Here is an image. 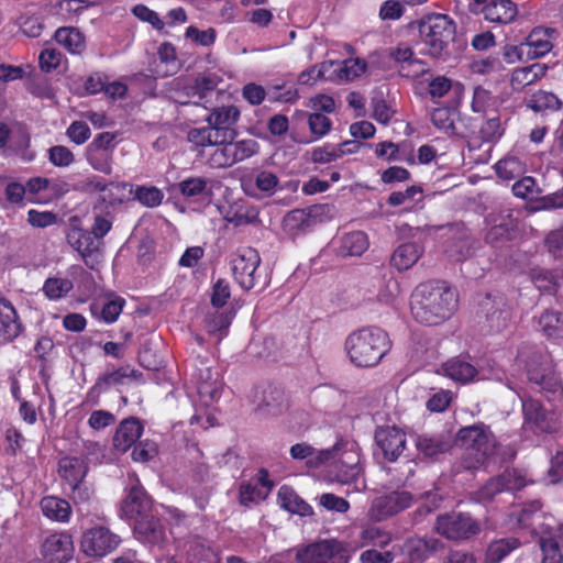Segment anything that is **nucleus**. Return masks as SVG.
I'll return each mask as SVG.
<instances>
[{"mask_svg": "<svg viewBox=\"0 0 563 563\" xmlns=\"http://www.w3.org/2000/svg\"><path fill=\"white\" fill-rule=\"evenodd\" d=\"M203 108L208 110L205 119L207 125L191 128L187 132V140L196 147H214L207 161L211 168L231 167L258 152L260 145L253 139L235 141V126L241 117L236 106L203 104Z\"/></svg>", "mask_w": 563, "mask_h": 563, "instance_id": "nucleus-1", "label": "nucleus"}, {"mask_svg": "<svg viewBox=\"0 0 563 563\" xmlns=\"http://www.w3.org/2000/svg\"><path fill=\"white\" fill-rule=\"evenodd\" d=\"M459 308V292L448 282L431 279L419 284L410 301L416 322L437 327L450 320Z\"/></svg>", "mask_w": 563, "mask_h": 563, "instance_id": "nucleus-2", "label": "nucleus"}, {"mask_svg": "<svg viewBox=\"0 0 563 563\" xmlns=\"http://www.w3.org/2000/svg\"><path fill=\"white\" fill-rule=\"evenodd\" d=\"M389 334L375 325L351 332L344 341V351L351 364L358 368L377 366L391 350Z\"/></svg>", "mask_w": 563, "mask_h": 563, "instance_id": "nucleus-3", "label": "nucleus"}, {"mask_svg": "<svg viewBox=\"0 0 563 563\" xmlns=\"http://www.w3.org/2000/svg\"><path fill=\"white\" fill-rule=\"evenodd\" d=\"M463 450L460 466L466 471H476L489 463L498 451V441L489 426L482 422L462 427L455 439Z\"/></svg>", "mask_w": 563, "mask_h": 563, "instance_id": "nucleus-4", "label": "nucleus"}, {"mask_svg": "<svg viewBox=\"0 0 563 563\" xmlns=\"http://www.w3.org/2000/svg\"><path fill=\"white\" fill-rule=\"evenodd\" d=\"M418 32L420 52L434 58L448 54L449 45L454 41L456 24L448 14L431 13L410 24Z\"/></svg>", "mask_w": 563, "mask_h": 563, "instance_id": "nucleus-5", "label": "nucleus"}, {"mask_svg": "<svg viewBox=\"0 0 563 563\" xmlns=\"http://www.w3.org/2000/svg\"><path fill=\"white\" fill-rule=\"evenodd\" d=\"M296 563H349L345 543L328 539L310 543L296 552Z\"/></svg>", "mask_w": 563, "mask_h": 563, "instance_id": "nucleus-6", "label": "nucleus"}, {"mask_svg": "<svg viewBox=\"0 0 563 563\" xmlns=\"http://www.w3.org/2000/svg\"><path fill=\"white\" fill-rule=\"evenodd\" d=\"M522 426L525 434L543 435L553 433L558 429V421L554 413L549 411L541 401L533 398L521 399Z\"/></svg>", "mask_w": 563, "mask_h": 563, "instance_id": "nucleus-7", "label": "nucleus"}, {"mask_svg": "<svg viewBox=\"0 0 563 563\" xmlns=\"http://www.w3.org/2000/svg\"><path fill=\"white\" fill-rule=\"evenodd\" d=\"M230 263L233 278L243 290H251L260 283L261 275L257 269L261 256L255 249H239Z\"/></svg>", "mask_w": 563, "mask_h": 563, "instance_id": "nucleus-8", "label": "nucleus"}, {"mask_svg": "<svg viewBox=\"0 0 563 563\" xmlns=\"http://www.w3.org/2000/svg\"><path fill=\"white\" fill-rule=\"evenodd\" d=\"M437 531L444 538L453 541L468 540L481 531V526L471 515L451 512L440 515L435 523Z\"/></svg>", "mask_w": 563, "mask_h": 563, "instance_id": "nucleus-9", "label": "nucleus"}, {"mask_svg": "<svg viewBox=\"0 0 563 563\" xmlns=\"http://www.w3.org/2000/svg\"><path fill=\"white\" fill-rule=\"evenodd\" d=\"M251 401L255 411L264 416L276 417L288 408V398L285 390L272 383L255 386L251 395Z\"/></svg>", "mask_w": 563, "mask_h": 563, "instance_id": "nucleus-10", "label": "nucleus"}, {"mask_svg": "<svg viewBox=\"0 0 563 563\" xmlns=\"http://www.w3.org/2000/svg\"><path fill=\"white\" fill-rule=\"evenodd\" d=\"M120 543V536L113 533L107 527L97 526L84 532L80 547L86 555L102 558L114 551Z\"/></svg>", "mask_w": 563, "mask_h": 563, "instance_id": "nucleus-11", "label": "nucleus"}, {"mask_svg": "<svg viewBox=\"0 0 563 563\" xmlns=\"http://www.w3.org/2000/svg\"><path fill=\"white\" fill-rule=\"evenodd\" d=\"M374 441L388 462H396L406 450V432L397 426H378L374 432Z\"/></svg>", "mask_w": 563, "mask_h": 563, "instance_id": "nucleus-12", "label": "nucleus"}, {"mask_svg": "<svg viewBox=\"0 0 563 563\" xmlns=\"http://www.w3.org/2000/svg\"><path fill=\"white\" fill-rule=\"evenodd\" d=\"M139 375L141 373L131 365L112 366L111 369L98 376L87 393V400H91L92 405H98L101 394L109 391L112 387L124 385L126 379H136Z\"/></svg>", "mask_w": 563, "mask_h": 563, "instance_id": "nucleus-13", "label": "nucleus"}, {"mask_svg": "<svg viewBox=\"0 0 563 563\" xmlns=\"http://www.w3.org/2000/svg\"><path fill=\"white\" fill-rule=\"evenodd\" d=\"M366 69V60L360 57L347 58L342 62L329 59L321 63L319 74L328 77L331 82L341 84L354 80L364 74Z\"/></svg>", "mask_w": 563, "mask_h": 563, "instance_id": "nucleus-14", "label": "nucleus"}, {"mask_svg": "<svg viewBox=\"0 0 563 563\" xmlns=\"http://www.w3.org/2000/svg\"><path fill=\"white\" fill-rule=\"evenodd\" d=\"M129 488L121 504L122 516L131 520L150 512L152 499L141 484L136 474L129 475Z\"/></svg>", "mask_w": 563, "mask_h": 563, "instance_id": "nucleus-15", "label": "nucleus"}, {"mask_svg": "<svg viewBox=\"0 0 563 563\" xmlns=\"http://www.w3.org/2000/svg\"><path fill=\"white\" fill-rule=\"evenodd\" d=\"M412 495L409 492H393L375 498L371 506V516L377 521L385 520L409 508Z\"/></svg>", "mask_w": 563, "mask_h": 563, "instance_id": "nucleus-16", "label": "nucleus"}, {"mask_svg": "<svg viewBox=\"0 0 563 563\" xmlns=\"http://www.w3.org/2000/svg\"><path fill=\"white\" fill-rule=\"evenodd\" d=\"M479 307L482 312L485 313L489 333H497L507 328L511 313L506 308L503 296L492 297L490 294H487L485 299L481 301Z\"/></svg>", "mask_w": 563, "mask_h": 563, "instance_id": "nucleus-17", "label": "nucleus"}, {"mask_svg": "<svg viewBox=\"0 0 563 563\" xmlns=\"http://www.w3.org/2000/svg\"><path fill=\"white\" fill-rule=\"evenodd\" d=\"M25 327L13 303L4 298H0V344L5 345L16 340Z\"/></svg>", "mask_w": 563, "mask_h": 563, "instance_id": "nucleus-18", "label": "nucleus"}, {"mask_svg": "<svg viewBox=\"0 0 563 563\" xmlns=\"http://www.w3.org/2000/svg\"><path fill=\"white\" fill-rule=\"evenodd\" d=\"M556 38L558 31L553 27H533L523 42L527 58L538 59L544 57L553 49Z\"/></svg>", "mask_w": 563, "mask_h": 563, "instance_id": "nucleus-19", "label": "nucleus"}, {"mask_svg": "<svg viewBox=\"0 0 563 563\" xmlns=\"http://www.w3.org/2000/svg\"><path fill=\"white\" fill-rule=\"evenodd\" d=\"M41 552L49 563H67L74 554L73 538L67 532L53 533L44 540Z\"/></svg>", "mask_w": 563, "mask_h": 563, "instance_id": "nucleus-20", "label": "nucleus"}, {"mask_svg": "<svg viewBox=\"0 0 563 563\" xmlns=\"http://www.w3.org/2000/svg\"><path fill=\"white\" fill-rule=\"evenodd\" d=\"M135 538L148 545L161 544L165 540V528L161 519L150 512L132 519Z\"/></svg>", "mask_w": 563, "mask_h": 563, "instance_id": "nucleus-21", "label": "nucleus"}, {"mask_svg": "<svg viewBox=\"0 0 563 563\" xmlns=\"http://www.w3.org/2000/svg\"><path fill=\"white\" fill-rule=\"evenodd\" d=\"M66 238L68 244L80 254L84 263L93 269L99 247L89 230L73 227Z\"/></svg>", "mask_w": 563, "mask_h": 563, "instance_id": "nucleus-22", "label": "nucleus"}, {"mask_svg": "<svg viewBox=\"0 0 563 563\" xmlns=\"http://www.w3.org/2000/svg\"><path fill=\"white\" fill-rule=\"evenodd\" d=\"M529 382L536 384L540 390L555 394L561 389V382L553 365L548 362H531L527 369Z\"/></svg>", "mask_w": 563, "mask_h": 563, "instance_id": "nucleus-23", "label": "nucleus"}, {"mask_svg": "<svg viewBox=\"0 0 563 563\" xmlns=\"http://www.w3.org/2000/svg\"><path fill=\"white\" fill-rule=\"evenodd\" d=\"M144 427L140 419L129 417L123 419L114 432L112 443L113 448L120 452H126L141 438Z\"/></svg>", "mask_w": 563, "mask_h": 563, "instance_id": "nucleus-24", "label": "nucleus"}, {"mask_svg": "<svg viewBox=\"0 0 563 563\" xmlns=\"http://www.w3.org/2000/svg\"><path fill=\"white\" fill-rule=\"evenodd\" d=\"M415 446L419 457L435 461L450 451L452 445L450 439L443 434L423 433L416 435Z\"/></svg>", "mask_w": 563, "mask_h": 563, "instance_id": "nucleus-25", "label": "nucleus"}, {"mask_svg": "<svg viewBox=\"0 0 563 563\" xmlns=\"http://www.w3.org/2000/svg\"><path fill=\"white\" fill-rule=\"evenodd\" d=\"M319 211L320 207L318 206L294 209L284 217L283 225L291 234L306 233L317 223Z\"/></svg>", "mask_w": 563, "mask_h": 563, "instance_id": "nucleus-26", "label": "nucleus"}, {"mask_svg": "<svg viewBox=\"0 0 563 563\" xmlns=\"http://www.w3.org/2000/svg\"><path fill=\"white\" fill-rule=\"evenodd\" d=\"M479 12L490 23L509 24L518 15V5L512 0H493L486 7H482Z\"/></svg>", "mask_w": 563, "mask_h": 563, "instance_id": "nucleus-27", "label": "nucleus"}, {"mask_svg": "<svg viewBox=\"0 0 563 563\" xmlns=\"http://www.w3.org/2000/svg\"><path fill=\"white\" fill-rule=\"evenodd\" d=\"M89 471L88 462L80 456H64L58 461L57 473L69 486L85 481Z\"/></svg>", "mask_w": 563, "mask_h": 563, "instance_id": "nucleus-28", "label": "nucleus"}, {"mask_svg": "<svg viewBox=\"0 0 563 563\" xmlns=\"http://www.w3.org/2000/svg\"><path fill=\"white\" fill-rule=\"evenodd\" d=\"M444 375L461 384L472 382L477 375V369L467 357L455 356L449 358L443 365Z\"/></svg>", "mask_w": 563, "mask_h": 563, "instance_id": "nucleus-29", "label": "nucleus"}, {"mask_svg": "<svg viewBox=\"0 0 563 563\" xmlns=\"http://www.w3.org/2000/svg\"><path fill=\"white\" fill-rule=\"evenodd\" d=\"M442 543L435 538H417L406 543L408 560L412 563H421L431 558Z\"/></svg>", "mask_w": 563, "mask_h": 563, "instance_id": "nucleus-30", "label": "nucleus"}, {"mask_svg": "<svg viewBox=\"0 0 563 563\" xmlns=\"http://www.w3.org/2000/svg\"><path fill=\"white\" fill-rule=\"evenodd\" d=\"M277 499L280 508L290 514L306 517L313 512L312 507L287 485H283L278 489Z\"/></svg>", "mask_w": 563, "mask_h": 563, "instance_id": "nucleus-31", "label": "nucleus"}, {"mask_svg": "<svg viewBox=\"0 0 563 563\" xmlns=\"http://www.w3.org/2000/svg\"><path fill=\"white\" fill-rule=\"evenodd\" d=\"M40 507L44 517L52 521L68 522L71 516L70 504L56 496H44L40 501Z\"/></svg>", "mask_w": 563, "mask_h": 563, "instance_id": "nucleus-32", "label": "nucleus"}, {"mask_svg": "<svg viewBox=\"0 0 563 563\" xmlns=\"http://www.w3.org/2000/svg\"><path fill=\"white\" fill-rule=\"evenodd\" d=\"M549 70V66L542 63H533L525 67L514 69L510 78L515 89H521L542 79Z\"/></svg>", "mask_w": 563, "mask_h": 563, "instance_id": "nucleus-33", "label": "nucleus"}, {"mask_svg": "<svg viewBox=\"0 0 563 563\" xmlns=\"http://www.w3.org/2000/svg\"><path fill=\"white\" fill-rule=\"evenodd\" d=\"M422 255V250L415 242L400 244L390 257V264L399 272H405L412 267Z\"/></svg>", "mask_w": 563, "mask_h": 563, "instance_id": "nucleus-34", "label": "nucleus"}, {"mask_svg": "<svg viewBox=\"0 0 563 563\" xmlns=\"http://www.w3.org/2000/svg\"><path fill=\"white\" fill-rule=\"evenodd\" d=\"M520 547V540L515 537L493 540L485 551L484 563H501L511 552Z\"/></svg>", "mask_w": 563, "mask_h": 563, "instance_id": "nucleus-35", "label": "nucleus"}, {"mask_svg": "<svg viewBox=\"0 0 563 563\" xmlns=\"http://www.w3.org/2000/svg\"><path fill=\"white\" fill-rule=\"evenodd\" d=\"M368 236L363 231H352L341 238L339 254L341 256H361L367 249Z\"/></svg>", "mask_w": 563, "mask_h": 563, "instance_id": "nucleus-36", "label": "nucleus"}, {"mask_svg": "<svg viewBox=\"0 0 563 563\" xmlns=\"http://www.w3.org/2000/svg\"><path fill=\"white\" fill-rule=\"evenodd\" d=\"M54 38L70 54H81L85 51V36L76 27H59L55 31Z\"/></svg>", "mask_w": 563, "mask_h": 563, "instance_id": "nucleus-37", "label": "nucleus"}, {"mask_svg": "<svg viewBox=\"0 0 563 563\" xmlns=\"http://www.w3.org/2000/svg\"><path fill=\"white\" fill-rule=\"evenodd\" d=\"M210 180L205 177H188L176 185L178 192L186 199L197 200L210 194Z\"/></svg>", "mask_w": 563, "mask_h": 563, "instance_id": "nucleus-38", "label": "nucleus"}, {"mask_svg": "<svg viewBox=\"0 0 563 563\" xmlns=\"http://www.w3.org/2000/svg\"><path fill=\"white\" fill-rule=\"evenodd\" d=\"M527 106L534 112H555L561 110L563 102L555 93L540 89L530 96Z\"/></svg>", "mask_w": 563, "mask_h": 563, "instance_id": "nucleus-39", "label": "nucleus"}, {"mask_svg": "<svg viewBox=\"0 0 563 563\" xmlns=\"http://www.w3.org/2000/svg\"><path fill=\"white\" fill-rule=\"evenodd\" d=\"M125 303L126 301L123 297L112 295L111 298L102 303L100 311H98V306L96 303L90 307V310L99 320L107 324H111L118 320Z\"/></svg>", "mask_w": 563, "mask_h": 563, "instance_id": "nucleus-40", "label": "nucleus"}, {"mask_svg": "<svg viewBox=\"0 0 563 563\" xmlns=\"http://www.w3.org/2000/svg\"><path fill=\"white\" fill-rule=\"evenodd\" d=\"M157 56L161 64L165 65L164 70H156L159 77L174 75L179 69L176 47L170 42H163L157 49Z\"/></svg>", "mask_w": 563, "mask_h": 563, "instance_id": "nucleus-41", "label": "nucleus"}, {"mask_svg": "<svg viewBox=\"0 0 563 563\" xmlns=\"http://www.w3.org/2000/svg\"><path fill=\"white\" fill-rule=\"evenodd\" d=\"M539 324L548 338H563V313L555 310H545L539 319Z\"/></svg>", "mask_w": 563, "mask_h": 563, "instance_id": "nucleus-42", "label": "nucleus"}, {"mask_svg": "<svg viewBox=\"0 0 563 563\" xmlns=\"http://www.w3.org/2000/svg\"><path fill=\"white\" fill-rule=\"evenodd\" d=\"M476 129L477 122L475 119L466 114H462L456 110L453 124L450 128L449 136L466 140L474 135Z\"/></svg>", "mask_w": 563, "mask_h": 563, "instance_id": "nucleus-43", "label": "nucleus"}, {"mask_svg": "<svg viewBox=\"0 0 563 563\" xmlns=\"http://www.w3.org/2000/svg\"><path fill=\"white\" fill-rule=\"evenodd\" d=\"M496 174L504 180H512L525 172V165L516 156H507L499 159L495 165Z\"/></svg>", "mask_w": 563, "mask_h": 563, "instance_id": "nucleus-44", "label": "nucleus"}, {"mask_svg": "<svg viewBox=\"0 0 563 563\" xmlns=\"http://www.w3.org/2000/svg\"><path fill=\"white\" fill-rule=\"evenodd\" d=\"M224 219L234 227H244L260 222V212L255 207H239L235 210H230Z\"/></svg>", "mask_w": 563, "mask_h": 563, "instance_id": "nucleus-45", "label": "nucleus"}, {"mask_svg": "<svg viewBox=\"0 0 563 563\" xmlns=\"http://www.w3.org/2000/svg\"><path fill=\"white\" fill-rule=\"evenodd\" d=\"M538 544L542 553L541 563H563V553L554 537H540Z\"/></svg>", "mask_w": 563, "mask_h": 563, "instance_id": "nucleus-46", "label": "nucleus"}, {"mask_svg": "<svg viewBox=\"0 0 563 563\" xmlns=\"http://www.w3.org/2000/svg\"><path fill=\"white\" fill-rule=\"evenodd\" d=\"M73 282L67 278H47L43 285V292L51 300L65 297L71 289Z\"/></svg>", "mask_w": 563, "mask_h": 563, "instance_id": "nucleus-47", "label": "nucleus"}, {"mask_svg": "<svg viewBox=\"0 0 563 563\" xmlns=\"http://www.w3.org/2000/svg\"><path fill=\"white\" fill-rule=\"evenodd\" d=\"M382 536H383V532L379 528L373 527V526H367L360 531L357 539L351 540L350 542H347L345 544V547L347 548L349 552L350 551L355 552L362 548H365V547H368L372 544H376L377 540Z\"/></svg>", "mask_w": 563, "mask_h": 563, "instance_id": "nucleus-48", "label": "nucleus"}, {"mask_svg": "<svg viewBox=\"0 0 563 563\" xmlns=\"http://www.w3.org/2000/svg\"><path fill=\"white\" fill-rule=\"evenodd\" d=\"M397 70L400 77L410 80L421 76H431V68L428 63L417 57L410 59L406 64H401Z\"/></svg>", "mask_w": 563, "mask_h": 563, "instance_id": "nucleus-49", "label": "nucleus"}, {"mask_svg": "<svg viewBox=\"0 0 563 563\" xmlns=\"http://www.w3.org/2000/svg\"><path fill=\"white\" fill-rule=\"evenodd\" d=\"M86 159L95 170L104 175L112 173V153L91 151L86 147Z\"/></svg>", "mask_w": 563, "mask_h": 563, "instance_id": "nucleus-50", "label": "nucleus"}, {"mask_svg": "<svg viewBox=\"0 0 563 563\" xmlns=\"http://www.w3.org/2000/svg\"><path fill=\"white\" fill-rule=\"evenodd\" d=\"M456 113L455 108L450 107H440L435 108L431 112V122L432 124L445 135L449 136L450 128L453 124V120Z\"/></svg>", "mask_w": 563, "mask_h": 563, "instance_id": "nucleus-51", "label": "nucleus"}, {"mask_svg": "<svg viewBox=\"0 0 563 563\" xmlns=\"http://www.w3.org/2000/svg\"><path fill=\"white\" fill-rule=\"evenodd\" d=\"M483 142L496 143L504 134L500 118L498 115L487 119L479 128Z\"/></svg>", "mask_w": 563, "mask_h": 563, "instance_id": "nucleus-52", "label": "nucleus"}, {"mask_svg": "<svg viewBox=\"0 0 563 563\" xmlns=\"http://www.w3.org/2000/svg\"><path fill=\"white\" fill-rule=\"evenodd\" d=\"M254 185L265 196L271 197L279 186V178L273 172L260 170L254 177Z\"/></svg>", "mask_w": 563, "mask_h": 563, "instance_id": "nucleus-53", "label": "nucleus"}, {"mask_svg": "<svg viewBox=\"0 0 563 563\" xmlns=\"http://www.w3.org/2000/svg\"><path fill=\"white\" fill-rule=\"evenodd\" d=\"M135 198L143 206L148 208L157 207L162 203L164 194L157 187L139 186L135 190Z\"/></svg>", "mask_w": 563, "mask_h": 563, "instance_id": "nucleus-54", "label": "nucleus"}, {"mask_svg": "<svg viewBox=\"0 0 563 563\" xmlns=\"http://www.w3.org/2000/svg\"><path fill=\"white\" fill-rule=\"evenodd\" d=\"M47 153L49 163L56 167H69L75 162L74 153L64 145H54Z\"/></svg>", "mask_w": 563, "mask_h": 563, "instance_id": "nucleus-55", "label": "nucleus"}, {"mask_svg": "<svg viewBox=\"0 0 563 563\" xmlns=\"http://www.w3.org/2000/svg\"><path fill=\"white\" fill-rule=\"evenodd\" d=\"M340 157H342V151H340L335 144L331 143L318 146L311 152V161L316 164H327Z\"/></svg>", "mask_w": 563, "mask_h": 563, "instance_id": "nucleus-56", "label": "nucleus"}, {"mask_svg": "<svg viewBox=\"0 0 563 563\" xmlns=\"http://www.w3.org/2000/svg\"><path fill=\"white\" fill-rule=\"evenodd\" d=\"M514 196L521 199H533L539 194L537 181L531 176H525L512 185Z\"/></svg>", "mask_w": 563, "mask_h": 563, "instance_id": "nucleus-57", "label": "nucleus"}, {"mask_svg": "<svg viewBox=\"0 0 563 563\" xmlns=\"http://www.w3.org/2000/svg\"><path fill=\"white\" fill-rule=\"evenodd\" d=\"M132 13L135 18L143 22L150 23L155 30L159 32H162L165 27V23L161 20L158 14L145 4H135L132 8Z\"/></svg>", "mask_w": 563, "mask_h": 563, "instance_id": "nucleus-58", "label": "nucleus"}, {"mask_svg": "<svg viewBox=\"0 0 563 563\" xmlns=\"http://www.w3.org/2000/svg\"><path fill=\"white\" fill-rule=\"evenodd\" d=\"M63 54L56 48H45L40 53L38 65L41 70L51 73L57 69L62 63Z\"/></svg>", "mask_w": 563, "mask_h": 563, "instance_id": "nucleus-59", "label": "nucleus"}, {"mask_svg": "<svg viewBox=\"0 0 563 563\" xmlns=\"http://www.w3.org/2000/svg\"><path fill=\"white\" fill-rule=\"evenodd\" d=\"M231 297L230 284L224 278H219L212 287L211 305L214 308L224 307Z\"/></svg>", "mask_w": 563, "mask_h": 563, "instance_id": "nucleus-60", "label": "nucleus"}, {"mask_svg": "<svg viewBox=\"0 0 563 563\" xmlns=\"http://www.w3.org/2000/svg\"><path fill=\"white\" fill-rule=\"evenodd\" d=\"M185 35L187 38H190L201 46H211L214 44L217 38V33L213 27L201 31L194 25H190L186 29Z\"/></svg>", "mask_w": 563, "mask_h": 563, "instance_id": "nucleus-61", "label": "nucleus"}, {"mask_svg": "<svg viewBox=\"0 0 563 563\" xmlns=\"http://www.w3.org/2000/svg\"><path fill=\"white\" fill-rule=\"evenodd\" d=\"M308 125L316 139L324 136L332 126V121L324 114L314 112L308 118Z\"/></svg>", "mask_w": 563, "mask_h": 563, "instance_id": "nucleus-62", "label": "nucleus"}, {"mask_svg": "<svg viewBox=\"0 0 563 563\" xmlns=\"http://www.w3.org/2000/svg\"><path fill=\"white\" fill-rule=\"evenodd\" d=\"M66 135L75 144L81 145L90 139L91 131L85 121H74L67 128Z\"/></svg>", "mask_w": 563, "mask_h": 563, "instance_id": "nucleus-63", "label": "nucleus"}, {"mask_svg": "<svg viewBox=\"0 0 563 563\" xmlns=\"http://www.w3.org/2000/svg\"><path fill=\"white\" fill-rule=\"evenodd\" d=\"M533 283L536 287L545 292H556L558 291V280L556 275L551 271H539L533 274Z\"/></svg>", "mask_w": 563, "mask_h": 563, "instance_id": "nucleus-64", "label": "nucleus"}]
</instances>
